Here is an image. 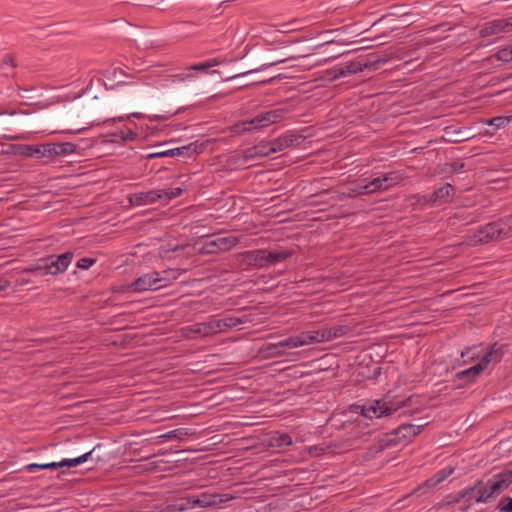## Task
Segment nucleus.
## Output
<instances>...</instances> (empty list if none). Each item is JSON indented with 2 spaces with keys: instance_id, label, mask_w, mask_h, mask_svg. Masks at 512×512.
I'll use <instances>...</instances> for the list:
<instances>
[{
  "instance_id": "nucleus-1",
  "label": "nucleus",
  "mask_w": 512,
  "mask_h": 512,
  "mask_svg": "<svg viewBox=\"0 0 512 512\" xmlns=\"http://www.w3.org/2000/svg\"><path fill=\"white\" fill-rule=\"evenodd\" d=\"M512 483V468L494 475L488 480H478L473 486L449 495L446 508L465 511L473 503H487L506 490Z\"/></svg>"
},
{
  "instance_id": "nucleus-2",
  "label": "nucleus",
  "mask_w": 512,
  "mask_h": 512,
  "mask_svg": "<svg viewBox=\"0 0 512 512\" xmlns=\"http://www.w3.org/2000/svg\"><path fill=\"white\" fill-rule=\"evenodd\" d=\"M225 495L201 494L193 497H182L169 506L170 512H184L195 508L213 507L221 509L220 504L228 501Z\"/></svg>"
},
{
  "instance_id": "nucleus-3",
  "label": "nucleus",
  "mask_w": 512,
  "mask_h": 512,
  "mask_svg": "<svg viewBox=\"0 0 512 512\" xmlns=\"http://www.w3.org/2000/svg\"><path fill=\"white\" fill-rule=\"evenodd\" d=\"M180 273L174 270L163 272H150L138 277L130 286L133 292H145L157 290L166 286L171 280L179 277Z\"/></svg>"
},
{
  "instance_id": "nucleus-4",
  "label": "nucleus",
  "mask_w": 512,
  "mask_h": 512,
  "mask_svg": "<svg viewBox=\"0 0 512 512\" xmlns=\"http://www.w3.org/2000/svg\"><path fill=\"white\" fill-rule=\"evenodd\" d=\"M410 401V398H406L404 400H392L390 397H385L384 399L375 400L364 405L361 409V414L367 418L387 416L402 407L408 406Z\"/></svg>"
},
{
  "instance_id": "nucleus-5",
  "label": "nucleus",
  "mask_w": 512,
  "mask_h": 512,
  "mask_svg": "<svg viewBox=\"0 0 512 512\" xmlns=\"http://www.w3.org/2000/svg\"><path fill=\"white\" fill-rule=\"evenodd\" d=\"M288 112L285 108H279L270 110L264 113H260L255 116L253 119L243 121L234 126L235 132H245L250 131L254 128H263L267 127L271 124L277 123L281 121L285 114Z\"/></svg>"
},
{
  "instance_id": "nucleus-6",
  "label": "nucleus",
  "mask_w": 512,
  "mask_h": 512,
  "mask_svg": "<svg viewBox=\"0 0 512 512\" xmlns=\"http://www.w3.org/2000/svg\"><path fill=\"white\" fill-rule=\"evenodd\" d=\"M427 425L426 422L414 425V424H403L398 428L394 429L390 433L385 435L383 439L384 443L387 446H396L400 444H404L410 441L413 437L418 435L422 428Z\"/></svg>"
},
{
  "instance_id": "nucleus-7",
  "label": "nucleus",
  "mask_w": 512,
  "mask_h": 512,
  "mask_svg": "<svg viewBox=\"0 0 512 512\" xmlns=\"http://www.w3.org/2000/svg\"><path fill=\"white\" fill-rule=\"evenodd\" d=\"M239 238L236 236H221L203 243L199 252L201 254H218L236 246Z\"/></svg>"
},
{
  "instance_id": "nucleus-8",
  "label": "nucleus",
  "mask_w": 512,
  "mask_h": 512,
  "mask_svg": "<svg viewBox=\"0 0 512 512\" xmlns=\"http://www.w3.org/2000/svg\"><path fill=\"white\" fill-rule=\"evenodd\" d=\"M94 450H91L87 453H84L78 457L72 458V459H64L59 462H50V463H30L25 466V469L33 473L38 469H57L60 467H75L79 464H82L88 460V458L92 455Z\"/></svg>"
},
{
  "instance_id": "nucleus-9",
  "label": "nucleus",
  "mask_w": 512,
  "mask_h": 512,
  "mask_svg": "<svg viewBox=\"0 0 512 512\" xmlns=\"http://www.w3.org/2000/svg\"><path fill=\"white\" fill-rule=\"evenodd\" d=\"M73 259V253L72 252H65L59 256H57L55 259L51 260L50 263L39 266L35 270L40 271L41 275H57L60 273H63L68 266L70 265L71 261Z\"/></svg>"
},
{
  "instance_id": "nucleus-10",
  "label": "nucleus",
  "mask_w": 512,
  "mask_h": 512,
  "mask_svg": "<svg viewBox=\"0 0 512 512\" xmlns=\"http://www.w3.org/2000/svg\"><path fill=\"white\" fill-rule=\"evenodd\" d=\"M350 331V327L345 325H338L320 330H313L312 335L314 343H321L345 336Z\"/></svg>"
},
{
  "instance_id": "nucleus-11",
  "label": "nucleus",
  "mask_w": 512,
  "mask_h": 512,
  "mask_svg": "<svg viewBox=\"0 0 512 512\" xmlns=\"http://www.w3.org/2000/svg\"><path fill=\"white\" fill-rule=\"evenodd\" d=\"M313 343H314V340H313L312 331H306V332H301L300 334H298L296 336H291V337H289L285 340H282L278 343H273V344H271L270 348H272V349H279V348L294 349V348H298L301 346L310 345Z\"/></svg>"
},
{
  "instance_id": "nucleus-12",
  "label": "nucleus",
  "mask_w": 512,
  "mask_h": 512,
  "mask_svg": "<svg viewBox=\"0 0 512 512\" xmlns=\"http://www.w3.org/2000/svg\"><path fill=\"white\" fill-rule=\"evenodd\" d=\"M498 227L495 222L480 227L472 236L471 243L474 245L488 243L489 241H500Z\"/></svg>"
},
{
  "instance_id": "nucleus-13",
  "label": "nucleus",
  "mask_w": 512,
  "mask_h": 512,
  "mask_svg": "<svg viewBox=\"0 0 512 512\" xmlns=\"http://www.w3.org/2000/svg\"><path fill=\"white\" fill-rule=\"evenodd\" d=\"M265 249L246 251L243 253L237 254V261L241 265L253 266L256 268L265 267V259H264Z\"/></svg>"
},
{
  "instance_id": "nucleus-14",
  "label": "nucleus",
  "mask_w": 512,
  "mask_h": 512,
  "mask_svg": "<svg viewBox=\"0 0 512 512\" xmlns=\"http://www.w3.org/2000/svg\"><path fill=\"white\" fill-rule=\"evenodd\" d=\"M512 31V17L508 19H497L485 24L481 33L485 36Z\"/></svg>"
},
{
  "instance_id": "nucleus-15",
  "label": "nucleus",
  "mask_w": 512,
  "mask_h": 512,
  "mask_svg": "<svg viewBox=\"0 0 512 512\" xmlns=\"http://www.w3.org/2000/svg\"><path fill=\"white\" fill-rule=\"evenodd\" d=\"M128 199L130 204L134 206L153 204L157 200H160L159 190L137 192L129 195Z\"/></svg>"
},
{
  "instance_id": "nucleus-16",
  "label": "nucleus",
  "mask_w": 512,
  "mask_h": 512,
  "mask_svg": "<svg viewBox=\"0 0 512 512\" xmlns=\"http://www.w3.org/2000/svg\"><path fill=\"white\" fill-rule=\"evenodd\" d=\"M504 355L503 346H499L498 344H493L488 352H486L479 362L478 366L482 367V372L487 369L489 364L498 363L502 359Z\"/></svg>"
},
{
  "instance_id": "nucleus-17",
  "label": "nucleus",
  "mask_w": 512,
  "mask_h": 512,
  "mask_svg": "<svg viewBox=\"0 0 512 512\" xmlns=\"http://www.w3.org/2000/svg\"><path fill=\"white\" fill-rule=\"evenodd\" d=\"M271 149V143L270 141H262L259 144L247 149L244 152V158L247 159H253V158H259V157H265L273 154Z\"/></svg>"
},
{
  "instance_id": "nucleus-18",
  "label": "nucleus",
  "mask_w": 512,
  "mask_h": 512,
  "mask_svg": "<svg viewBox=\"0 0 512 512\" xmlns=\"http://www.w3.org/2000/svg\"><path fill=\"white\" fill-rule=\"evenodd\" d=\"M292 255L291 250L287 249H276V250H266L264 254L265 259V266L267 265H274L280 262L285 261L287 258H289Z\"/></svg>"
},
{
  "instance_id": "nucleus-19",
  "label": "nucleus",
  "mask_w": 512,
  "mask_h": 512,
  "mask_svg": "<svg viewBox=\"0 0 512 512\" xmlns=\"http://www.w3.org/2000/svg\"><path fill=\"white\" fill-rule=\"evenodd\" d=\"M186 335L190 338L208 337L213 335L210 321L205 323H198L185 329Z\"/></svg>"
},
{
  "instance_id": "nucleus-20",
  "label": "nucleus",
  "mask_w": 512,
  "mask_h": 512,
  "mask_svg": "<svg viewBox=\"0 0 512 512\" xmlns=\"http://www.w3.org/2000/svg\"><path fill=\"white\" fill-rule=\"evenodd\" d=\"M454 472L453 467H445L442 470L438 471L436 474H434L431 478H429L424 485L421 487H428V488H434L438 484H440L442 481H444L447 477H449Z\"/></svg>"
},
{
  "instance_id": "nucleus-21",
  "label": "nucleus",
  "mask_w": 512,
  "mask_h": 512,
  "mask_svg": "<svg viewBox=\"0 0 512 512\" xmlns=\"http://www.w3.org/2000/svg\"><path fill=\"white\" fill-rule=\"evenodd\" d=\"M295 137L293 135L282 136L274 141H270L271 149L273 153L281 152L289 147H291L295 142Z\"/></svg>"
},
{
  "instance_id": "nucleus-22",
  "label": "nucleus",
  "mask_w": 512,
  "mask_h": 512,
  "mask_svg": "<svg viewBox=\"0 0 512 512\" xmlns=\"http://www.w3.org/2000/svg\"><path fill=\"white\" fill-rule=\"evenodd\" d=\"M453 194L454 188L450 184H445L434 192L433 201L439 204L445 203L453 196Z\"/></svg>"
},
{
  "instance_id": "nucleus-23",
  "label": "nucleus",
  "mask_w": 512,
  "mask_h": 512,
  "mask_svg": "<svg viewBox=\"0 0 512 512\" xmlns=\"http://www.w3.org/2000/svg\"><path fill=\"white\" fill-rule=\"evenodd\" d=\"M189 150H190V146H188V147L184 146V147H180V148L159 151V152L148 154L147 159L179 156V155L184 154L185 152H188Z\"/></svg>"
},
{
  "instance_id": "nucleus-24",
  "label": "nucleus",
  "mask_w": 512,
  "mask_h": 512,
  "mask_svg": "<svg viewBox=\"0 0 512 512\" xmlns=\"http://www.w3.org/2000/svg\"><path fill=\"white\" fill-rule=\"evenodd\" d=\"M380 179L382 182V190H387L390 187L401 182L403 178L401 177V175H399L396 172H389V173L381 174Z\"/></svg>"
},
{
  "instance_id": "nucleus-25",
  "label": "nucleus",
  "mask_w": 512,
  "mask_h": 512,
  "mask_svg": "<svg viewBox=\"0 0 512 512\" xmlns=\"http://www.w3.org/2000/svg\"><path fill=\"white\" fill-rule=\"evenodd\" d=\"M496 224L498 227V236L501 240H505L512 237L508 215L497 220Z\"/></svg>"
},
{
  "instance_id": "nucleus-26",
  "label": "nucleus",
  "mask_w": 512,
  "mask_h": 512,
  "mask_svg": "<svg viewBox=\"0 0 512 512\" xmlns=\"http://www.w3.org/2000/svg\"><path fill=\"white\" fill-rule=\"evenodd\" d=\"M482 373V367L473 365L468 369H465L459 373H457L456 377L460 380L467 379V381H473Z\"/></svg>"
},
{
  "instance_id": "nucleus-27",
  "label": "nucleus",
  "mask_w": 512,
  "mask_h": 512,
  "mask_svg": "<svg viewBox=\"0 0 512 512\" xmlns=\"http://www.w3.org/2000/svg\"><path fill=\"white\" fill-rule=\"evenodd\" d=\"M303 57H305V55H303V56H290V57H287V58L278 59L276 61L264 64L261 68L253 69V70H250V71H246V72H243V73H240V74L228 77L227 80H231V79H234V78L239 77V76H244V75H247L249 73H253V72H256V71H259V70H262V69H266V68L272 67L274 65H277V64H280V63H284V62L289 61V60H295V59L303 58Z\"/></svg>"
},
{
  "instance_id": "nucleus-28",
  "label": "nucleus",
  "mask_w": 512,
  "mask_h": 512,
  "mask_svg": "<svg viewBox=\"0 0 512 512\" xmlns=\"http://www.w3.org/2000/svg\"><path fill=\"white\" fill-rule=\"evenodd\" d=\"M193 435V432L187 428H178L172 431H169L160 436L163 439H179L183 440L184 438Z\"/></svg>"
},
{
  "instance_id": "nucleus-29",
  "label": "nucleus",
  "mask_w": 512,
  "mask_h": 512,
  "mask_svg": "<svg viewBox=\"0 0 512 512\" xmlns=\"http://www.w3.org/2000/svg\"><path fill=\"white\" fill-rule=\"evenodd\" d=\"M512 122V116H497L485 121L487 125L493 126L495 129L505 128Z\"/></svg>"
},
{
  "instance_id": "nucleus-30",
  "label": "nucleus",
  "mask_w": 512,
  "mask_h": 512,
  "mask_svg": "<svg viewBox=\"0 0 512 512\" xmlns=\"http://www.w3.org/2000/svg\"><path fill=\"white\" fill-rule=\"evenodd\" d=\"M57 157L73 154L76 151V145L70 142L55 143Z\"/></svg>"
},
{
  "instance_id": "nucleus-31",
  "label": "nucleus",
  "mask_w": 512,
  "mask_h": 512,
  "mask_svg": "<svg viewBox=\"0 0 512 512\" xmlns=\"http://www.w3.org/2000/svg\"><path fill=\"white\" fill-rule=\"evenodd\" d=\"M182 194V189L179 187L161 189L159 190L160 200H170L176 198Z\"/></svg>"
},
{
  "instance_id": "nucleus-32",
  "label": "nucleus",
  "mask_w": 512,
  "mask_h": 512,
  "mask_svg": "<svg viewBox=\"0 0 512 512\" xmlns=\"http://www.w3.org/2000/svg\"><path fill=\"white\" fill-rule=\"evenodd\" d=\"M362 71V64L358 62H351L340 70L341 76H347Z\"/></svg>"
},
{
  "instance_id": "nucleus-33",
  "label": "nucleus",
  "mask_w": 512,
  "mask_h": 512,
  "mask_svg": "<svg viewBox=\"0 0 512 512\" xmlns=\"http://www.w3.org/2000/svg\"><path fill=\"white\" fill-rule=\"evenodd\" d=\"M349 190L351 193H353V195L370 194L368 190V184L364 180L358 181L351 188H349Z\"/></svg>"
},
{
  "instance_id": "nucleus-34",
  "label": "nucleus",
  "mask_w": 512,
  "mask_h": 512,
  "mask_svg": "<svg viewBox=\"0 0 512 512\" xmlns=\"http://www.w3.org/2000/svg\"><path fill=\"white\" fill-rule=\"evenodd\" d=\"M42 156H43V158L57 157V150H56L55 143L42 144Z\"/></svg>"
},
{
  "instance_id": "nucleus-35",
  "label": "nucleus",
  "mask_w": 512,
  "mask_h": 512,
  "mask_svg": "<svg viewBox=\"0 0 512 512\" xmlns=\"http://www.w3.org/2000/svg\"><path fill=\"white\" fill-rule=\"evenodd\" d=\"M495 57L499 61L509 62L512 60V46L507 48H502L497 51Z\"/></svg>"
},
{
  "instance_id": "nucleus-36",
  "label": "nucleus",
  "mask_w": 512,
  "mask_h": 512,
  "mask_svg": "<svg viewBox=\"0 0 512 512\" xmlns=\"http://www.w3.org/2000/svg\"><path fill=\"white\" fill-rule=\"evenodd\" d=\"M222 320L225 323V327L227 330L237 327L238 325L245 322V320L234 316H226L223 317Z\"/></svg>"
},
{
  "instance_id": "nucleus-37",
  "label": "nucleus",
  "mask_w": 512,
  "mask_h": 512,
  "mask_svg": "<svg viewBox=\"0 0 512 512\" xmlns=\"http://www.w3.org/2000/svg\"><path fill=\"white\" fill-rule=\"evenodd\" d=\"M210 324L212 327L213 335L227 331V329L225 327V323L223 322L222 318L221 319H211Z\"/></svg>"
},
{
  "instance_id": "nucleus-38",
  "label": "nucleus",
  "mask_w": 512,
  "mask_h": 512,
  "mask_svg": "<svg viewBox=\"0 0 512 512\" xmlns=\"http://www.w3.org/2000/svg\"><path fill=\"white\" fill-rule=\"evenodd\" d=\"M497 509L499 512H512V498H502L497 505Z\"/></svg>"
},
{
  "instance_id": "nucleus-39",
  "label": "nucleus",
  "mask_w": 512,
  "mask_h": 512,
  "mask_svg": "<svg viewBox=\"0 0 512 512\" xmlns=\"http://www.w3.org/2000/svg\"><path fill=\"white\" fill-rule=\"evenodd\" d=\"M274 442L277 447H285L292 444V439L288 434H281L274 438Z\"/></svg>"
},
{
  "instance_id": "nucleus-40",
  "label": "nucleus",
  "mask_w": 512,
  "mask_h": 512,
  "mask_svg": "<svg viewBox=\"0 0 512 512\" xmlns=\"http://www.w3.org/2000/svg\"><path fill=\"white\" fill-rule=\"evenodd\" d=\"M34 145H20L16 149V153L24 157H33Z\"/></svg>"
},
{
  "instance_id": "nucleus-41",
  "label": "nucleus",
  "mask_w": 512,
  "mask_h": 512,
  "mask_svg": "<svg viewBox=\"0 0 512 512\" xmlns=\"http://www.w3.org/2000/svg\"><path fill=\"white\" fill-rule=\"evenodd\" d=\"M367 184H368V190L370 193H374L378 190H382V182H381L380 176L367 182Z\"/></svg>"
},
{
  "instance_id": "nucleus-42",
  "label": "nucleus",
  "mask_w": 512,
  "mask_h": 512,
  "mask_svg": "<svg viewBox=\"0 0 512 512\" xmlns=\"http://www.w3.org/2000/svg\"><path fill=\"white\" fill-rule=\"evenodd\" d=\"M96 262L95 259L93 258H81L78 262H77V267L79 269H88L90 268L94 263Z\"/></svg>"
},
{
  "instance_id": "nucleus-43",
  "label": "nucleus",
  "mask_w": 512,
  "mask_h": 512,
  "mask_svg": "<svg viewBox=\"0 0 512 512\" xmlns=\"http://www.w3.org/2000/svg\"><path fill=\"white\" fill-rule=\"evenodd\" d=\"M270 347H271V344H268L265 349L270 356L279 357V356L284 355V352H285L284 348L272 349Z\"/></svg>"
},
{
  "instance_id": "nucleus-44",
  "label": "nucleus",
  "mask_w": 512,
  "mask_h": 512,
  "mask_svg": "<svg viewBox=\"0 0 512 512\" xmlns=\"http://www.w3.org/2000/svg\"><path fill=\"white\" fill-rule=\"evenodd\" d=\"M137 137V133L133 132L132 130L128 129L127 131L121 132V138L124 141H133Z\"/></svg>"
},
{
  "instance_id": "nucleus-45",
  "label": "nucleus",
  "mask_w": 512,
  "mask_h": 512,
  "mask_svg": "<svg viewBox=\"0 0 512 512\" xmlns=\"http://www.w3.org/2000/svg\"><path fill=\"white\" fill-rule=\"evenodd\" d=\"M208 69H209V67H208L206 61L202 62V63L194 64L188 68V70H190V71H200V72H204Z\"/></svg>"
},
{
  "instance_id": "nucleus-46",
  "label": "nucleus",
  "mask_w": 512,
  "mask_h": 512,
  "mask_svg": "<svg viewBox=\"0 0 512 512\" xmlns=\"http://www.w3.org/2000/svg\"><path fill=\"white\" fill-rule=\"evenodd\" d=\"M297 28L295 27V22H290V23H284L280 26L279 28V31L280 32H283V33H286V32H291V31H294L296 30Z\"/></svg>"
},
{
  "instance_id": "nucleus-47",
  "label": "nucleus",
  "mask_w": 512,
  "mask_h": 512,
  "mask_svg": "<svg viewBox=\"0 0 512 512\" xmlns=\"http://www.w3.org/2000/svg\"><path fill=\"white\" fill-rule=\"evenodd\" d=\"M473 349L472 348H466L464 351L461 352V357H466L468 356L470 360H474V359H477L479 358V354L478 353H472Z\"/></svg>"
},
{
  "instance_id": "nucleus-48",
  "label": "nucleus",
  "mask_w": 512,
  "mask_h": 512,
  "mask_svg": "<svg viewBox=\"0 0 512 512\" xmlns=\"http://www.w3.org/2000/svg\"><path fill=\"white\" fill-rule=\"evenodd\" d=\"M173 77H174V81L183 82V81L193 78V75L191 73H182V74L174 75Z\"/></svg>"
},
{
  "instance_id": "nucleus-49",
  "label": "nucleus",
  "mask_w": 512,
  "mask_h": 512,
  "mask_svg": "<svg viewBox=\"0 0 512 512\" xmlns=\"http://www.w3.org/2000/svg\"><path fill=\"white\" fill-rule=\"evenodd\" d=\"M33 157L40 159L43 158L42 156V145L34 146L33 147Z\"/></svg>"
},
{
  "instance_id": "nucleus-50",
  "label": "nucleus",
  "mask_w": 512,
  "mask_h": 512,
  "mask_svg": "<svg viewBox=\"0 0 512 512\" xmlns=\"http://www.w3.org/2000/svg\"><path fill=\"white\" fill-rule=\"evenodd\" d=\"M206 63L208 65V67L211 68V67L220 65L222 63V61L218 58H212V59L207 60Z\"/></svg>"
},
{
  "instance_id": "nucleus-51",
  "label": "nucleus",
  "mask_w": 512,
  "mask_h": 512,
  "mask_svg": "<svg viewBox=\"0 0 512 512\" xmlns=\"http://www.w3.org/2000/svg\"><path fill=\"white\" fill-rule=\"evenodd\" d=\"M3 62H4L5 64H7V65L12 66V67H13V66H15V64H14V60H13L12 56H10V55H6V56L4 57V59H3Z\"/></svg>"
},
{
  "instance_id": "nucleus-52",
  "label": "nucleus",
  "mask_w": 512,
  "mask_h": 512,
  "mask_svg": "<svg viewBox=\"0 0 512 512\" xmlns=\"http://www.w3.org/2000/svg\"><path fill=\"white\" fill-rule=\"evenodd\" d=\"M83 129L84 128H79V129H76V130H63L62 132H64V133H79Z\"/></svg>"
},
{
  "instance_id": "nucleus-53",
  "label": "nucleus",
  "mask_w": 512,
  "mask_h": 512,
  "mask_svg": "<svg viewBox=\"0 0 512 512\" xmlns=\"http://www.w3.org/2000/svg\"><path fill=\"white\" fill-rule=\"evenodd\" d=\"M130 116H133V117H136V118H140L143 115L141 113L135 112V113H132V114L128 115L127 117L129 118Z\"/></svg>"
},
{
  "instance_id": "nucleus-54",
  "label": "nucleus",
  "mask_w": 512,
  "mask_h": 512,
  "mask_svg": "<svg viewBox=\"0 0 512 512\" xmlns=\"http://www.w3.org/2000/svg\"><path fill=\"white\" fill-rule=\"evenodd\" d=\"M508 218H509V224L511 226V236H512V214L511 215H508Z\"/></svg>"
},
{
  "instance_id": "nucleus-55",
  "label": "nucleus",
  "mask_w": 512,
  "mask_h": 512,
  "mask_svg": "<svg viewBox=\"0 0 512 512\" xmlns=\"http://www.w3.org/2000/svg\"><path fill=\"white\" fill-rule=\"evenodd\" d=\"M7 286H8L7 283H5L4 285H0V290H4Z\"/></svg>"
}]
</instances>
